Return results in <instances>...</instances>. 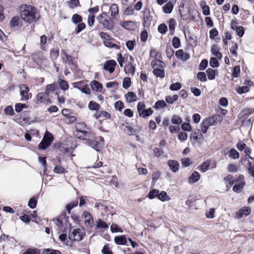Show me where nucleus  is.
<instances>
[{
    "mask_svg": "<svg viewBox=\"0 0 254 254\" xmlns=\"http://www.w3.org/2000/svg\"><path fill=\"white\" fill-rule=\"evenodd\" d=\"M20 13L21 19L26 23L29 24L37 22L40 18L39 14L37 9L29 4H25L21 6Z\"/></svg>",
    "mask_w": 254,
    "mask_h": 254,
    "instance_id": "obj_1",
    "label": "nucleus"
},
{
    "mask_svg": "<svg viewBox=\"0 0 254 254\" xmlns=\"http://www.w3.org/2000/svg\"><path fill=\"white\" fill-rule=\"evenodd\" d=\"M86 125L84 123H79L76 125V132L77 134L75 135L81 140L87 141L88 139H91L94 137L93 134L85 130Z\"/></svg>",
    "mask_w": 254,
    "mask_h": 254,
    "instance_id": "obj_2",
    "label": "nucleus"
},
{
    "mask_svg": "<svg viewBox=\"0 0 254 254\" xmlns=\"http://www.w3.org/2000/svg\"><path fill=\"white\" fill-rule=\"evenodd\" d=\"M61 56L63 63L68 65L72 71H74L76 69L77 65L74 61V58L69 55L65 50L62 49Z\"/></svg>",
    "mask_w": 254,
    "mask_h": 254,
    "instance_id": "obj_3",
    "label": "nucleus"
},
{
    "mask_svg": "<svg viewBox=\"0 0 254 254\" xmlns=\"http://www.w3.org/2000/svg\"><path fill=\"white\" fill-rule=\"evenodd\" d=\"M70 227L68 232V238L71 241H80L85 236V232L83 228L73 229Z\"/></svg>",
    "mask_w": 254,
    "mask_h": 254,
    "instance_id": "obj_4",
    "label": "nucleus"
},
{
    "mask_svg": "<svg viewBox=\"0 0 254 254\" xmlns=\"http://www.w3.org/2000/svg\"><path fill=\"white\" fill-rule=\"evenodd\" d=\"M53 140L52 134L49 131H46L42 141L38 144V149L45 150L51 145Z\"/></svg>",
    "mask_w": 254,
    "mask_h": 254,
    "instance_id": "obj_5",
    "label": "nucleus"
},
{
    "mask_svg": "<svg viewBox=\"0 0 254 254\" xmlns=\"http://www.w3.org/2000/svg\"><path fill=\"white\" fill-rule=\"evenodd\" d=\"M72 85L75 88L80 90L82 93L88 95L90 93V90L88 86L83 84V81L74 82L72 83Z\"/></svg>",
    "mask_w": 254,
    "mask_h": 254,
    "instance_id": "obj_6",
    "label": "nucleus"
},
{
    "mask_svg": "<svg viewBox=\"0 0 254 254\" xmlns=\"http://www.w3.org/2000/svg\"><path fill=\"white\" fill-rule=\"evenodd\" d=\"M221 120L222 117L218 115L205 118L202 121L205 123L206 125L211 126L215 125L217 122H220Z\"/></svg>",
    "mask_w": 254,
    "mask_h": 254,
    "instance_id": "obj_7",
    "label": "nucleus"
},
{
    "mask_svg": "<svg viewBox=\"0 0 254 254\" xmlns=\"http://www.w3.org/2000/svg\"><path fill=\"white\" fill-rule=\"evenodd\" d=\"M117 63L115 60H110L105 62L104 64L103 69L109 71L110 73H112L115 71Z\"/></svg>",
    "mask_w": 254,
    "mask_h": 254,
    "instance_id": "obj_8",
    "label": "nucleus"
},
{
    "mask_svg": "<svg viewBox=\"0 0 254 254\" xmlns=\"http://www.w3.org/2000/svg\"><path fill=\"white\" fill-rule=\"evenodd\" d=\"M29 87L25 84L21 85L20 90V95L21 96V101H26L29 99L28 92Z\"/></svg>",
    "mask_w": 254,
    "mask_h": 254,
    "instance_id": "obj_9",
    "label": "nucleus"
},
{
    "mask_svg": "<svg viewBox=\"0 0 254 254\" xmlns=\"http://www.w3.org/2000/svg\"><path fill=\"white\" fill-rule=\"evenodd\" d=\"M251 208L249 206H244L236 212L238 219H241L244 215L247 216L251 213Z\"/></svg>",
    "mask_w": 254,
    "mask_h": 254,
    "instance_id": "obj_10",
    "label": "nucleus"
},
{
    "mask_svg": "<svg viewBox=\"0 0 254 254\" xmlns=\"http://www.w3.org/2000/svg\"><path fill=\"white\" fill-rule=\"evenodd\" d=\"M200 178V174L196 171H193L188 178V183L193 184L197 182Z\"/></svg>",
    "mask_w": 254,
    "mask_h": 254,
    "instance_id": "obj_11",
    "label": "nucleus"
},
{
    "mask_svg": "<svg viewBox=\"0 0 254 254\" xmlns=\"http://www.w3.org/2000/svg\"><path fill=\"white\" fill-rule=\"evenodd\" d=\"M170 170L173 173H176L178 171L180 165L178 162L175 160H169L167 162Z\"/></svg>",
    "mask_w": 254,
    "mask_h": 254,
    "instance_id": "obj_12",
    "label": "nucleus"
},
{
    "mask_svg": "<svg viewBox=\"0 0 254 254\" xmlns=\"http://www.w3.org/2000/svg\"><path fill=\"white\" fill-rule=\"evenodd\" d=\"M127 239L125 235L117 236L114 238V242L118 245H126Z\"/></svg>",
    "mask_w": 254,
    "mask_h": 254,
    "instance_id": "obj_13",
    "label": "nucleus"
},
{
    "mask_svg": "<svg viewBox=\"0 0 254 254\" xmlns=\"http://www.w3.org/2000/svg\"><path fill=\"white\" fill-rule=\"evenodd\" d=\"M85 144L97 152H99L100 150L99 143L97 141L88 139V140L85 142Z\"/></svg>",
    "mask_w": 254,
    "mask_h": 254,
    "instance_id": "obj_14",
    "label": "nucleus"
},
{
    "mask_svg": "<svg viewBox=\"0 0 254 254\" xmlns=\"http://www.w3.org/2000/svg\"><path fill=\"white\" fill-rule=\"evenodd\" d=\"M91 87L93 90H95L96 92H101L103 86L101 83L97 80H93L90 83Z\"/></svg>",
    "mask_w": 254,
    "mask_h": 254,
    "instance_id": "obj_15",
    "label": "nucleus"
},
{
    "mask_svg": "<svg viewBox=\"0 0 254 254\" xmlns=\"http://www.w3.org/2000/svg\"><path fill=\"white\" fill-rule=\"evenodd\" d=\"M30 111H25L22 113L21 115L23 121L27 125H30L33 123V121L31 120L30 118Z\"/></svg>",
    "mask_w": 254,
    "mask_h": 254,
    "instance_id": "obj_16",
    "label": "nucleus"
},
{
    "mask_svg": "<svg viewBox=\"0 0 254 254\" xmlns=\"http://www.w3.org/2000/svg\"><path fill=\"white\" fill-rule=\"evenodd\" d=\"M169 34L171 35H174L175 33V27L176 26V22L175 19L171 18L169 20Z\"/></svg>",
    "mask_w": 254,
    "mask_h": 254,
    "instance_id": "obj_17",
    "label": "nucleus"
},
{
    "mask_svg": "<svg viewBox=\"0 0 254 254\" xmlns=\"http://www.w3.org/2000/svg\"><path fill=\"white\" fill-rule=\"evenodd\" d=\"M206 72L207 73L208 78L209 80H213L215 79V76L218 74V71L217 69H214L211 68H208L206 69Z\"/></svg>",
    "mask_w": 254,
    "mask_h": 254,
    "instance_id": "obj_18",
    "label": "nucleus"
},
{
    "mask_svg": "<svg viewBox=\"0 0 254 254\" xmlns=\"http://www.w3.org/2000/svg\"><path fill=\"white\" fill-rule=\"evenodd\" d=\"M124 70L126 73H130L131 75L134 74L135 67L130 63H128L124 66Z\"/></svg>",
    "mask_w": 254,
    "mask_h": 254,
    "instance_id": "obj_19",
    "label": "nucleus"
},
{
    "mask_svg": "<svg viewBox=\"0 0 254 254\" xmlns=\"http://www.w3.org/2000/svg\"><path fill=\"white\" fill-rule=\"evenodd\" d=\"M153 73L157 77L163 78L165 76V72L163 69L155 68L153 70Z\"/></svg>",
    "mask_w": 254,
    "mask_h": 254,
    "instance_id": "obj_20",
    "label": "nucleus"
},
{
    "mask_svg": "<svg viewBox=\"0 0 254 254\" xmlns=\"http://www.w3.org/2000/svg\"><path fill=\"white\" fill-rule=\"evenodd\" d=\"M173 7L174 5L173 3L171 1H169L167 2V3L163 6V11L165 13L170 14L172 12Z\"/></svg>",
    "mask_w": 254,
    "mask_h": 254,
    "instance_id": "obj_21",
    "label": "nucleus"
},
{
    "mask_svg": "<svg viewBox=\"0 0 254 254\" xmlns=\"http://www.w3.org/2000/svg\"><path fill=\"white\" fill-rule=\"evenodd\" d=\"M102 25L107 30H113L114 27V22L110 18L108 19L107 18V20Z\"/></svg>",
    "mask_w": 254,
    "mask_h": 254,
    "instance_id": "obj_22",
    "label": "nucleus"
},
{
    "mask_svg": "<svg viewBox=\"0 0 254 254\" xmlns=\"http://www.w3.org/2000/svg\"><path fill=\"white\" fill-rule=\"evenodd\" d=\"M135 24L132 21H124L121 24V26L125 29L128 30H132L134 29Z\"/></svg>",
    "mask_w": 254,
    "mask_h": 254,
    "instance_id": "obj_23",
    "label": "nucleus"
},
{
    "mask_svg": "<svg viewBox=\"0 0 254 254\" xmlns=\"http://www.w3.org/2000/svg\"><path fill=\"white\" fill-rule=\"evenodd\" d=\"M151 66L153 68H154L155 66H158L160 68H164L166 66V64L161 60L156 59L151 62Z\"/></svg>",
    "mask_w": 254,
    "mask_h": 254,
    "instance_id": "obj_24",
    "label": "nucleus"
},
{
    "mask_svg": "<svg viewBox=\"0 0 254 254\" xmlns=\"http://www.w3.org/2000/svg\"><path fill=\"white\" fill-rule=\"evenodd\" d=\"M246 185L245 181H242L235 184L233 187V190L237 193L240 192Z\"/></svg>",
    "mask_w": 254,
    "mask_h": 254,
    "instance_id": "obj_25",
    "label": "nucleus"
},
{
    "mask_svg": "<svg viewBox=\"0 0 254 254\" xmlns=\"http://www.w3.org/2000/svg\"><path fill=\"white\" fill-rule=\"evenodd\" d=\"M157 198L162 201H165L170 199V196L165 191H162L161 192L159 191Z\"/></svg>",
    "mask_w": 254,
    "mask_h": 254,
    "instance_id": "obj_26",
    "label": "nucleus"
},
{
    "mask_svg": "<svg viewBox=\"0 0 254 254\" xmlns=\"http://www.w3.org/2000/svg\"><path fill=\"white\" fill-rule=\"evenodd\" d=\"M153 113V110L151 108H148L142 111L139 114V116L142 117L143 119L150 116Z\"/></svg>",
    "mask_w": 254,
    "mask_h": 254,
    "instance_id": "obj_27",
    "label": "nucleus"
},
{
    "mask_svg": "<svg viewBox=\"0 0 254 254\" xmlns=\"http://www.w3.org/2000/svg\"><path fill=\"white\" fill-rule=\"evenodd\" d=\"M210 161L207 160L203 162L199 166V170L202 173H205L208 171L210 167Z\"/></svg>",
    "mask_w": 254,
    "mask_h": 254,
    "instance_id": "obj_28",
    "label": "nucleus"
},
{
    "mask_svg": "<svg viewBox=\"0 0 254 254\" xmlns=\"http://www.w3.org/2000/svg\"><path fill=\"white\" fill-rule=\"evenodd\" d=\"M200 6L202 8V13L205 16H208L210 15V8L209 6L205 4L204 1H201L200 3Z\"/></svg>",
    "mask_w": 254,
    "mask_h": 254,
    "instance_id": "obj_29",
    "label": "nucleus"
},
{
    "mask_svg": "<svg viewBox=\"0 0 254 254\" xmlns=\"http://www.w3.org/2000/svg\"><path fill=\"white\" fill-rule=\"evenodd\" d=\"M126 99L128 102H134L136 100V94L133 92H128L126 95Z\"/></svg>",
    "mask_w": 254,
    "mask_h": 254,
    "instance_id": "obj_30",
    "label": "nucleus"
},
{
    "mask_svg": "<svg viewBox=\"0 0 254 254\" xmlns=\"http://www.w3.org/2000/svg\"><path fill=\"white\" fill-rule=\"evenodd\" d=\"M97 229H108L109 225L101 219H99L96 224Z\"/></svg>",
    "mask_w": 254,
    "mask_h": 254,
    "instance_id": "obj_31",
    "label": "nucleus"
},
{
    "mask_svg": "<svg viewBox=\"0 0 254 254\" xmlns=\"http://www.w3.org/2000/svg\"><path fill=\"white\" fill-rule=\"evenodd\" d=\"M88 107L90 110L98 111L100 108V105L95 101H91L88 104Z\"/></svg>",
    "mask_w": 254,
    "mask_h": 254,
    "instance_id": "obj_32",
    "label": "nucleus"
},
{
    "mask_svg": "<svg viewBox=\"0 0 254 254\" xmlns=\"http://www.w3.org/2000/svg\"><path fill=\"white\" fill-rule=\"evenodd\" d=\"M61 215V216H64L62 217V221H63V225L64 228H67L68 225L70 226V228L71 227V224L69 223V216H67L66 212H64Z\"/></svg>",
    "mask_w": 254,
    "mask_h": 254,
    "instance_id": "obj_33",
    "label": "nucleus"
},
{
    "mask_svg": "<svg viewBox=\"0 0 254 254\" xmlns=\"http://www.w3.org/2000/svg\"><path fill=\"white\" fill-rule=\"evenodd\" d=\"M254 112V109L244 108L242 110L239 116H240V118H242L252 114Z\"/></svg>",
    "mask_w": 254,
    "mask_h": 254,
    "instance_id": "obj_34",
    "label": "nucleus"
},
{
    "mask_svg": "<svg viewBox=\"0 0 254 254\" xmlns=\"http://www.w3.org/2000/svg\"><path fill=\"white\" fill-rule=\"evenodd\" d=\"M60 50L57 49H52L50 51V58L53 62L56 60L59 56Z\"/></svg>",
    "mask_w": 254,
    "mask_h": 254,
    "instance_id": "obj_35",
    "label": "nucleus"
},
{
    "mask_svg": "<svg viewBox=\"0 0 254 254\" xmlns=\"http://www.w3.org/2000/svg\"><path fill=\"white\" fill-rule=\"evenodd\" d=\"M110 10L111 11V16L115 17L119 13L118 6L115 3H113L110 6Z\"/></svg>",
    "mask_w": 254,
    "mask_h": 254,
    "instance_id": "obj_36",
    "label": "nucleus"
},
{
    "mask_svg": "<svg viewBox=\"0 0 254 254\" xmlns=\"http://www.w3.org/2000/svg\"><path fill=\"white\" fill-rule=\"evenodd\" d=\"M20 18L18 16H14L12 17L10 21L9 22V25L10 27L12 28H15V27H17L19 25V21Z\"/></svg>",
    "mask_w": 254,
    "mask_h": 254,
    "instance_id": "obj_37",
    "label": "nucleus"
},
{
    "mask_svg": "<svg viewBox=\"0 0 254 254\" xmlns=\"http://www.w3.org/2000/svg\"><path fill=\"white\" fill-rule=\"evenodd\" d=\"M171 121L172 124L173 125H179L182 124L183 121L180 116L176 115H174L172 117Z\"/></svg>",
    "mask_w": 254,
    "mask_h": 254,
    "instance_id": "obj_38",
    "label": "nucleus"
},
{
    "mask_svg": "<svg viewBox=\"0 0 254 254\" xmlns=\"http://www.w3.org/2000/svg\"><path fill=\"white\" fill-rule=\"evenodd\" d=\"M167 106L165 102L163 100H159L156 101L153 106V108L157 110L159 109L164 108Z\"/></svg>",
    "mask_w": 254,
    "mask_h": 254,
    "instance_id": "obj_39",
    "label": "nucleus"
},
{
    "mask_svg": "<svg viewBox=\"0 0 254 254\" xmlns=\"http://www.w3.org/2000/svg\"><path fill=\"white\" fill-rule=\"evenodd\" d=\"M71 20L74 24H79L82 22V17L78 14H74L72 16Z\"/></svg>",
    "mask_w": 254,
    "mask_h": 254,
    "instance_id": "obj_40",
    "label": "nucleus"
},
{
    "mask_svg": "<svg viewBox=\"0 0 254 254\" xmlns=\"http://www.w3.org/2000/svg\"><path fill=\"white\" fill-rule=\"evenodd\" d=\"M239 153L234 148H231L229 150V157L233 159H238L239 158Z\"/></svg>",
    "mask_w": 254,
    "mask_h": 254,
    "instance_id": "obj_41",
    "label": "nucleus"
},
{
    "mask_svg": "<svg viewBox=\"0 0 254 254\" xmlns=\"http://www.w3.org/2000/svg\"><path fill=\"white\" fill-rule=\"evenodd\" d=\"M159 191V190L153 189L149 191L147 194V197L150 199H152L155 197L157 198Z\"/></svg>",
    "mask_w": 254,
    "mask_h": 254,
    "instance_id": "obj_42",
    "label": "nucleus"
},
{
    "mask_svg": "<svg viewBox=\"0 0 254 254\" xmlns=\"http://www.w3.org/2000/svg\"><path fill=\"white\" fill-rule=\"evenodd\" d=\"M58 83L60 88L62 90L65 91L68 89V84L65 80L60 79L58 80Z\"/></svg>",
    "mask_w": 254,
    "mask_h": 254,
    "instance_id": "obj_43",
    "label": "nucleus"
},
{
    "mask_svg": "<svg viewBox=\"0 0 254 254\" xmlns=\"http://www.w3.org/2000/svg\"><path fill=\"white\" fill-rule=\"evenodd\" d=\"M37 204V199L35 197H32L28 201V206L31 209H34L36 207Z\"/></svg>",
    "mask_w": 254,
    "mask_h": 254,
    "instance_id": "obj_44",
    "label": "nucleus"
},
{
    "mask_svg": "<svg viewBox=\"0 0 254 254\" xmlns=\"http://www.w3.org/2000/svg\"><path fill=\"white\" fill-rule=\"evenodd\" d=\"M184 34H185V37L187 39L188 38V40L189 41L190 43L193 42L195 45L196 44V43H197L196 37L192 36L190 35V32L189 31H188L187 34L186 33L185 31H184Z\"/></svg>",
    "mask_w": 254,
    "mask_h": 254,
    "instance_id": "obj_45",
    "label": "nucleus"
},
{
    "mask_svg": "<svg viewBox=\"0 0 254 254\" xmlns=\"http://www.w3.org/2000/svg\"><path fill=\"white\" fill-rule=\"evenodd\" d=\"M22 254H40V250L37 248H28Z\"/></svg>",
    "mask_w": 254,
    "mask_h": 254,
    "instance_id": "obj_46",
    "label": "nucleus"
},
{
    "mask_svg": "<svg viewBox=\"0 0 254 254\" xmlns=\"http://www.w3.org/2000/svg\"><path fill=\"white\" fill-rule=\"evenodd\" d=\"M27 108L28 106L25 104L19 103L15 105V110L17 113H20L23 109Z\"/></svg>",
    "mask_w": 254,
    "mask_h": 254,
    "instance_id": "obj_47",
    "label": "nucleus"
},
{
    "mask_svg": "<svg viewBox=\"0 0 254 254\" xmlns=\"http://www.w3.org/2000/svg\"><path fill=\"white\" fill-rule=\"evenodd\" d=\"M172 46L175 49H178L181 46V40L178 37H174L172 39Z\"/></svg>",
    "mask_w": 254,
    "mask_h": 254,
    "instance_id": "obj_48",
    "label": "nucleus"
},
{
    "mask_svg": "<svg viewBox=\"0 0 254 254\" xmlns=\"http://www.w3.org/2000/svg\"><path fill=\"white\" fill-rule=\"evenodd\" d=\"M64 216H61V215L58 216L56 219H53V221L55 222V224L59 227V228L62 229L64 227L63 221H62V217Z\"/></svg>",
    "mask_w": 254,
    "mask_h": 254,
    "instance_id": "obj_49",
    "label": "nucleus"
},
{
    "mask_svg": "<svg viewBox=\"0 0 254 254\" xmlns=\"http://www.w3.org/2000/svg\"><path fill=\"white\" fill-rule=\"evenodd\" d=\"M209 65L212 68L218 67L219 66V63L218 60L214 58L211 57L210 59Z\"/></svg>",
    "mask_w": 254,
    "mask_h": 254,
    "instance_id": "obj_50",
    "label": "nucleus"
},
{
    "mask_svg": "<svg viewBox=\"0 0 254 254\" xmlns=\"http://www.w3.org/2000/svg\"><path fill=\"white\" fill-rule=\"evenodd\" d=\"M168 27L166 24L161 23L158 27V31L161 34H165L167 31Z\"/></svg>",
    "mask_w": 254,
    "mask_h": 254,
    "instance_id": "obj_51",
    "label": "nucleus"
},
{
    "mask_svg": "<svg viewBox=\"0 0 254 254\" xmlns=\"http://www.w3.org/2000/svg\"><path fill=\"white\" fill-rule=\"evenodd\" d=\"M152 20V17L150 15L149 11L148 13V14L144 17L143 19V25L144 27H149L150 25L151 21Z\"/></svg>",
    "mask_w": 254,
    "mask_h": 254,
    "instance_id": "obj_52",
    "label": "nucleus"
},
{
    "mask_svg": "<svg viewBox=\"0 0 254 254\" xmlns=\"http://www.w3.org/2000/svg\"><path fill=\"white\" fill-rule=\"evenodd\" d=\"M136 45V42L134 40H128L126 43V46L129 51H132Z\"/></svg>",
    "mask_w": 254,
    "mask_h": 254,
    "instance_id": "obj_53",
    "label": "nucleus"
},
{
    "mask_svg": "<svg viewBox=\"0 0 254 254\" xmlns=\"http://www.w3.org/2000/svg\"><path fill=\"white\" fill-rule=\"evenodd\" d=\"M182 87V84L180 82H175L171 84L169 87L170 90L171 91L179 90Z\"/></svg>",
    "mask_w": 254,
    "mask_h": 254,
    "instance_id": "obj_54",
    "label": "nucleus"
},
{
    "mask_svg": "<svg viewBox=\"0 0 254 254\" xmlns=\"http://www.w3.org/2000/svg\"><path fill=\"white\" fill-rule=\"evenodd\" d=\"M235 31H236L237 36L242 37L244 35L245 29L242 26H239L235 28Z\"/></svg>",
    "mask_w": 254,
    "mask_h": 254,
    "instance_id": "obj_55",
    "label": "nucleus"
},
{
    "mask_svg": "<svg viewBox=\"0 0 254 254\" xmlns=\"http://www.w3.org/2000/svg\"><path fill=\"white\" fill-rule=\"evenodd\" d=\"M197 78L201 82L207 81L206 74L204 72L199 71L197 74Z\"/></svg>",
    "mask_w": 254,
    "mask_h": 254,
    "instance_id": "obj_56",
    "label": "nucleus"
},
{
    "mask_svg": "<svg viewBox=\"0 0 254 254\" xmlns=\"http://www.w3.org/2000/svg\"><path fill=\"white\" fill-rule=\"evenodd\" d=\"M240 65L235 66L232 70V76L233 77H238L240 75Z\"/></svg>",
    "mask_w": 254,
    "mask_h": 254,
    "instance_id": "obj_57",
    "label": "nucleus"
},
{
    "mask_svg": "<svg viewBox=\"0 0 254 254\" xmlns=\"http://www.w3.org/2000/svg\"><path fill=\"white\" fill-rule=\"evenodd\" d=\"M42 254H61V253L58 250L52 249H46L43 251Z\"/></svg>",
    "mask_w": 254,
    "mask_h": 254,
    "instance_id": "obj_58",
    "label": "nucleus"
},
{
    "mask_svg": "<svg viewBox=\"0 0 254 254\" xmlns=\"http://www.w3.org/2000/svg\"><path fill=\"white\" fill-rule=\"evenodd\" d=\"M105 16H107V13L105 12L97 16V20L100 24L102 25L106 21L107 18Z\"/></svg>",
    "mask_w": 254,
    "mask_h": 254,
    "instance_id": "obj_59",
    "label": "nucleus"
},
{
    "mask_svg": "<svg viewBox=\"0 0 254 254\" xmlns=\"http://www.w3.org/2000/svg\"><path fill=\"white\" fill-rule=\"evenodd\" d=\"M208 62L206 59H203L198 66V69L199 70H204L208 66Z\"/></svg>",
    "mask_w": 254,
    "mask_h": 254,
    "instance_id": "obj_60",
    "label": "nucleus"
},
{
    "mask_svg": "<svg viewBox=\"0 0 254 254\" xmlns=\"http://www.w3.org/2000/svg\"><path fill=\"white\" fill-rule=\"evenodd\" d=\"M250 90L249 86L245 85L242 87H238L236 91L239 94H242L248 92Z\"/></svg>",
    "mask_w": 254,
    "mask_h": 254,
    "instance_id": "obj_61",
    "label": "nucleus"
},
{
    "mask_svg": "<svg viewBox=\"0 0 254 254\" xmlns=\"http://www.w3.org/2000/svg\"><path fill=\"white\" fill-rule=\"evenodd\" d=\"M181 128L185 131H190L192 130V127L189 123H182Z\"/></svg>",
    "mask_w": 254,
    "mask_h": 254,
    "instance_id": "obj_62",
    "label": "nucleus"
},
{
    "mask_svg": "<svg viewBox=\"0 0 254 254\" xmlns=\"http://www.w3.org/2000/svg\"><path fill=\"white\" fill-rule=\"evenodd\" d=\"M165 52L167 58L171 59L174 55V50L170 46H166Z\"/></svg>",
    "mask_w": 254,
    "mask_h": 254,
    "instance_id": "obj_63",
    "label": "nucleus"
},
{
    "mask_svg": "<svg viewBox=\"0 0 254 254\" xmlns=\"http://www.w3.org/2000/svg\"><path fill=\"white\" fill-rule=\"evenodd\" d=\"M131 85V81L129 77H125L123 80V87L124 89L128 88Z\"/></svg>",
    "mask_w": 254,
    "mask_h": 254,
    "instance_id": "obj_64",
    "label": "nucleus"
}]
</instances>
